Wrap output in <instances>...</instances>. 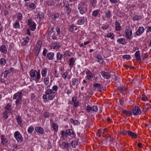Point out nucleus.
<instances>
[{
    "mask_svg": "<svg viewBox=\"0 0 151 151\" xmlns=\"http://www.w3.org/2000/svg\"><path fill=\"white\" fill-rule=\"evenodd\" d=\"M52 127L55 131H57L58 130V126L57 124L53 122L52 123Z\"/></svg>",
    "mask_w": 151,
    "mask_h": 151,
    "instance_id": "nucleus-25",
    "label": "nucleus"
},
{
    "mask_svg": "<svg viewBox=\"0 0 151 151\" xmlns=\"http://www.w3.org/2000/svg\"><path fill=\"white\" fill-rule=\"evenodd\" d=\"M3 117L5 119H7L8 117V112L6 111L4 112L3 113Z\"/></svg>",
    "mask_w": 151,
    "mask_h": 151,
    "instance_id": "nucleus-48",
    "label": "nucleus"
},
{
    "mask_svg": "<svg viewBox=\"0 0 151 151\" xmlns=\"http://www.w3.org/2000/svg\"><path fill=\"white\" fill-rule=\"evenodd\" d=\"M117 42L120 44H124V43L125 42V40L122 38H120L117 40Z\"/></svg>",
    "mask_w": 151,
    "mask_h": 151,
    "instance_id": "nucleus-35",
    "label": "nucleus"
},
{
    "mask_svg": "<svg viewBox=\"0 0 151 151\" xmlns=\"http://www.w3.org/2000/svg\"><path fill=\"white\" fill-rule=\"evenodd\" d=\"M77 29V27L74 24L70 25L68 29V30L71 32H73L74 30L76 31Z\"/></svg>",
    "mask_w": 151,
    "mask_h": 151,
    "instance_id": "nucleus-15",
    "label": "nucleus"
},
{
    "mask_svg": "<svg viewBox=\"0 0 151 151\" xmlns=\"http://www.w3.org/2000/svg\"><path fill=\"white\" fill-rule=\"evenodd\" d=\"M58 87L57 85H55L53 86L52 88V90L53 92H54V93H55L56 91L58 90Z\"/></svg>",
    "mask_w": 151,
    "mask_h": 151,
    "instance_id": "nucleus-53",
    "label": "nucleus"
},
{
    "mask_svg": "<svg viewBox=\"0 0 151 151\" xmlns=\"http://www.w3.org/2000/svg\"><path fill=\"white\" fill-rule=\"evenodd\" d=\"M78 145V142L75 140L73 141L71 143V145L73 147H75Z\"/></svg>",
    "mask_w": 151,
    "mask_h": 151,
    "instance_id": "nucleus-43",
    "label": "nucleus"
},
{
    "mask_svg": "<svg viewBox=\"0 0 151 151\" xmlns=\"http://www.w3.org/2000/svg\"><path fill=\"white\" fill-rule=\"evenodd\" d=\"M51 15L52 18L54 20H55L56 19L58 18L59 16V14L58 13L52 14Z\"/></svg>",
    "mask_w": 151,
    "mask_h": 151,
    "instance_id": "nucleus-26",
    "label": "nucleus"
},
{
    "mask_svg": "<svg viewBox=\"0 0 151 151\" xmlns=\"http://www.w3.org/2000/svg\"><path fill=\"white\" fill-rule=\"evenodd\" d=\"M62 138L63 139H65L67 137V134L66 132V131L65 132L64 131H63L62 132Z\"/></svg>",
    "mask_w": 151,
    "mask_h": 151,
    "instance_id": "nucleus-45",
    "label": "nucleus"
},
{
    "mask_svg": "<svg viewBox=\"0 0 151 151\" xmlns=\"http://www.w3.org/2000/svg\"><path fill=\"white\" fill-rule=\"evenodd\" d=\"M87 77L89 80H91V78H93V76L91 75V73L89 70H88L86 72Z\"/></svg>",
    "mask_w": 151,
    "mask_h": 151,
    "instance_id": "nucleus-28",
    "label": "nucleus"
},
{
    "mask_svg": "<svg viewBox=\"0 0 151 151\" xmlns=\"http://www.w3.org/2000/svg\"><path fill=\"white\" fill-rule=\"evenodd\" d=\"M98 109L97 106H92V111H93L97 112L98 111Z\"/></svg>",
    "mask_w": 151,
    "mask_h": 151,
    "instance_id": "nucleus-56",
    "label": "nucleus"
},
{
    "mask_svg": "<svg viewBox=\"0 0 151 151\" xmlns=\"http://www.w3.org/2000/svg\"><path fill=\"white\" fill-rule=\"evenodd\" d=\"M45 93L47 95H49L52 94H54V92H53L52 89H49L46 90L45 92Z\"/></svg>",
    "mask_w": 151,
    "mask_h": 151,
    "instance_id": "nucleus-31",
    "label": "nucleus"
},
{
    "mask_svg": "<svg viewBox=\"0 0 151 151\" xmlns=\"http://www.w3.org/2000/svg\"><path fill=\"white\" fill-rule=\"evenodd\" d=\"M127 134L132 137L133 138H136L137 137L136 134L133 133L131 131H127Z\"/></svg>",
    "mask_w": 151,
    "mask_h": 151,
    "instance_id": "nucleus-19",
    "label": "nucleus"
},
{
    "mask_svg": "<svg viewBox=\"0 0 151 151\" xmlns=\"http://www.w3.org/2000/svg\"><path fill=\"white\" fill-rule=\"evenodd\" d=\"M144 30V28L143 27H139L137 31L136 32V34L137 36L140 35L142 34Z\"/></svg>",
    "mask_w": 151,
    "mask_h": 151,
    "instance_id": "nucleus-12",
    "label": "nucleus"
},
{
    "mask_svg": "<svg viewBox=\"0 0 151 151\" xmlns=\"http://www.w3.org/2000/svg\"><path fill=\"white\" fill-rule=\"evenodd\" d=\"M49 78L48 77L45 78L44 79V82L45 84L48 85L49 83Z\"/></svg>",
    "mask_w": 151,
    "mask_h": 151,
    "instance_id": "nucleus-33",
    "label": "nucleus"
},
{
    "mask_svg": "<svg viewBox=\"0 0 151 151\" xmlns=\"http://www.w3.org/2000/svg\"><path fill=\"white\" fill-rule=\"evenodd\" d=\"M101 86V85L99 84L98 83H96L94 84L93 85V86L95 87H97L98 88H99Z\"/></svg>",
    "mask_w": 151,
    "mask_h": 151,
    "instance_id": "nucleus-61",
    "label": "nucleus"
},
{
    "mask_svg": "<svg viewBox=\"0 0 151 151\" xmlns=\"http://www.w3.org/2000/svg\"><path fill=\"white\" fill-rule=\"evenodd\" d=\"M1 143L4 145H6L7 142V139L4 135H2L1 136Z\"/></svg>",
    "mask_w": 151,
    "mask_h": 151,
    "instance_id": "nucleus-18",
    "label": "nucleus"
},
{
    "mask_svg": "<svg viewBox=\"0 0 151 151\" xmlns=\"http://www.w3.org/2000/svg\"><path fill=\"white\" fill-rule=\"evenodd\" d=\"M132 112L134 115H137L141 114V111L138 106H135L132 110Z\"/></svg>",
    "mask_w": 151,
    "mask_h": 151,
    "instance_id": "nucleus-7",
    "label": "nucleus"
},
{
    "mask_svg": "<svg viewBox=\"0 0 151 151\" xmlns=\"http://www.w3.org/2000/svg\"><path fill=\"white\" fill-rule=\"evenodd\" d=\"M47 71V69L46 68H45L44 69L42 70L41 71V74L42 77H45L46 76Z\"/></svg>",
    "mask_w": 151,
    "mask_h": 151,
    "instance_id": "nucleus-27",
    "label": "nucleus"
},
{
    "mask_svg": "<svg viewBox=\"0 0 151 151\" xmlns=\"http://www.w3.org/2000/svg\"><path fill=\"white\" fill-rule=\"evenodd\" d=\"M101 74L105 79H109L111 77V75L109 73L102 71Z\"/></svg>",
    "mask_w": 151,
    "mask_h": 151,
    "instance_id": "nucleus-10",
    "label": "nucleus"
},
{
    "mask_svg": "<svg viewBox=\"0 0 151 151\" xmlns=\"http://www.w3.org/2000/svg\"><path fill=\"white\" fill-rule=\"evenodd\" d=\"M27 22L30 29L32 31H34L36 28V25L35 23L32 21V19H28Z\"/></svg>",
    "mask_w": 151,
    "mask_h": 151,
    "instance_id": "nucleus-6",
    "label": "nucleus"
},
{
    "mask_svg": "<svg viewBox=\"0 0 151 151\" xmlns=\"http://www.w3.org/2000/svg\"><path fill=\"white\" fill-rule=\"evenodd\" d=\"M111 13L110 10H108L105 12L106 16L109 18H110L111 17Z\"/></svg>",
    "mask_w": 151,
    "mask_h": 151,
    "instance_id": "nucleus-41",
    "label": "nucleus"
},
{
    "mask_svg": "<svg viewBox=\"0 0 151 151\" xmlns=\"http://www.w3.org/2000/svg\"><path fill=\"white\" fill-rule=\"evenodd\" d=\"M55 29L57 32L58 35H60L61 32L60 28L59 27H57Z\"/></svg>",
    "mask_w": 151,
    "mask_h": 151,
    "instance_id": "nucleus-52",
    "label": "nucleus"
},
{
    "mask_svg": "<svg viewBox=\"0 0 151 151\" xmlns=\"http://www.w3.org/2000/svg\"><path fill=\"white\" fill-rule=\"evenodd\" d=\"M14 136L17 141L19 142H22L23 138L22 137L21 134L18 131L16 132L14 134Z\"/></svg>",
    "mask_w": 151,
    "mask_h": 151,
    "instance_id": "nucleus-8",
    "label": "nucleus"
},
{
    "mask_svg": "<svg viewBox=\"0 0 151 151\" xmlns=\"http://www.w3.org/2000/svg\"><path fill=\"white\" fill-rule=\"evenodd\" d=\"M70 145V144L68 142H64L62 144H60V146L63 149H66L69 147Z\"/></svg>",
    "mask_w": 151,
    "mask_h": 151,
    "instance_id": "nucleus-13",
    "label": "nucleus"
},
{
    "mask_svg": "<svg viewBox=\"0 0 151 151\" xmlns=\"http://www.w3.org/2000/svg\"><path fill=\"white\" fill-rule=\"evenodd\" d=\"M54 97L55 95L53 94L48 95L47 96L48 99L50 100H52L54 98Z\"/></svg>",
    "mask_w": 151,
    "mask_h": 151,
    "instance_id": "nucleus-54",
    "label": "nucleus"
},
{
    "mask_svg": "<svg viewBox=\"0 0 151 151\" xmlns=\"http://www.w3.org/2000/svg\"><path fill=\"white\" fill-rule=\"evenodd\" d=\"M99 12V10H96L93 11L92 13V15L93 17H96L98 14Z\"/></svg>",
    "mask_w": 151,
    "mask_h": 151,
    "instance_id": "nucleus-42",
    "label": "nucleus"
},
{
    "mask_svg": "<svg viewBox=\"0 0 151 151\" xmlns=\"http://www.w3.org/2000/svg\"><path fill=\"white\" fill-rule=\"evenodd\" d=\"M69 65L71 67H72L75 63V60L74 58H72L69 59Z\"/></svg>",
    "mask_w": 151,
    "mask_h": 151,
    "instance_id": "nucleus-30",
    "label": "nucleus"
},
{
    "mask_svg": "<svg viewBox=\"0 0 151 151\" xmlns=\"http://www.w3.org/2000/svg\"><path fill=\"white\" fill-rule=\"evenodd\" d=\"M141 18V17L138 15H135L133 18V20L134 21L140 20Z\"/></svg>",
    "mask_w": 151,
    "mask_h": 151,
    "instance_id": "nucleus-46",
    "label": "nucleus"
},
{
    "mask_svg": "<svg viewBox=\"0 0 151 151\" xmlns=\"http://www.w3.org/2000/svg\"><path fill=\"white\" fill-rule=\"evenodd\" d=\"M109 24H106V25H103L102 27V29H103V30H105L107 29L109 27Z\"/></svg>",
    "mask_w": 151,
    "mask_h": 151,
    "instance_id": "nucleus-58",
    "label": "nucleus"
},
{
    "mask_svg": "<svg viewBox=\"0 0 151 151\" xmlns=\"http://www.w3.org/2000/svg\"><path fill=\"white\" fill-rule=\"evenodd\" d=\"M115 29L117 31H119L121 29L120 24L117 21L115 22Z\"/></svg>",
    "mask_w": 151,
    "mask_h": 151,
    "instance_id": "nucleus-24",
    "label": "nucleus"
},
{
    "mask_svg": "<svg viewBox=\"0 0 151 151\" xmlns=\"http://www.w3.org/2000/svg\"><path fill=\"white\" fill-rule=\"evenodd\" d=\"M22 96V93L20 91L15 93L14 95L13 99H17L16 101V104L17 106L19 105L20 104Z\"/></svg>",
    "mask_w": 151,
    "mask_h": 151,
    "instance_id": "nucleus-2",
    "label": "nucleus"
},
{
    "mask_svg": "<svg viewBox=\"0 0 151 151\" xmlns=\"http://www.w3.org/2000/svg\"><path fill=\"white\" fill-rule=\"evenodd\" d=\"M35 130L37 132L41 134H42L44 133V129L40 127H36Z\"/></svg>",
    "mask_w": 151,
    "mask_h": 151,
    "instance_id": "nucleus-14",
    "label": "nucleus"
},
{
    "mask_svg": "<svg viewBox=\"0 0 151 151\" xmlns=\"http://www.w3.org/2000/svg\"><path fill=\"white\" fill-rule=\"evenodd\" d=\"M0 63L1 65L2 66H4L6 63V61L5 59L1 58L0 60Z\"/></svg>",
    "mask_w": 151,
    "mask_h": 151,
    "instance_id": "nucleus-34",
    "label": "nucleus"
},
{
    "mask_svg": "<svg viewBox=\"0 0 151 151\" xmlns=\"http://www.w3.org/2000/svg\"><path fill=\"white\" fill-rule=\"evenodd\" d=\"M10 72H8V70H6L2 73L1 76H3L4 77H7L8 74Z\"/></svg>",
    "mask_w": 151,
    "mask_h": 151,
    "instance_id": "nucleus-36",
    "label": "nucleus"
},
{
    "mask_svg": "<svg viewBox=\"0 0 151 151\" xmlns=\"http://www.w3.org/2000/svg\"><path fill=\"white\" fill-rule=\"evenodd\" d=\"M29 42V39L28 38V40L26 39L24 40L23 42V44L24 45H26Z\"/></svg>",
    "mask_w": 151,
    "mask_h": 151,
    "instance_id": "nucleus-62",
    "label": "nucleus"
},
{
    "mask_svg": "<svg viewBox=\"0 0 151 151\" xmlns=\"http://www.w3.org/2000/svg\"><path fill=\"white\" fill-rule=\"evenodd\" d=\"M17 18L19 20H21L22 19V16L21 13H19L17 14Z\"/></svg>",
    "mask_w": 151,
    "mask_h": 151,
    "instance_id": "nucleus-55",
    "label": "nucleus"
},
{
    "mask_svg": "<svg viewBox=\"0 0 151 151\" xmlns=\"http://www.w3.org/2000/svg\"><path fill=\"white\" fill-rule=\"evenodd\" d=\"M42 45V42L41 41H39L37 42L35 49V56L38 55Z\"/></svg>",
    "mask_w": 151,
    "mask_h": 151,
    "instance_id": "nucleus-5",
    "label": "nucleus"
},
{
    "mask_svg": "<svg viewBox=\"0 0 151 151\" xmlns=\"http://www.w3.org/2000/svg\"><path fill=\"white\" fill-rule=\"evenodd\" d=\"M13 27L14 28H17L19 27V24L18 20H17L15 23L14 24Z\"/></svg>",
    "mask_w": 151,
    "mask_h": 151,
    "instance_id": "nucleus-40",
    "label": "nucleus"
},
{
    "mask_svg": "<svg viewBox=\"0 0 151 151\" xmlns=\"http://www.w3.org/2000/svg\"><path fill=\"white\" fill-rule=\"evenodd\" d=\"M70 121L71 123L73 124L74 125L76 124L75 121L73 119H70Z\"/></svg>",
    "mask_w": 151,
    "mask_h": 151,
    "instance_id": "nucleus-64",
    "label": "nucleus"
},
{
    "mask_svg": "<svg viewBox=\"0 0 151 151\" xmlns=\"http://www.w3.org/2000/svg\"><path fill=\"white\" fill-rule=\"evenodd\" d=\"M72 82L73 86L76 85L77 86L79 84L78 81L76 78L73 79Z\"/></svg>",
    "mask_w": 151,
    "mask_h": 151,
    "instance_id": "nucleus-29",
    "label": "nucleus"
},
{
    "mask_svg": "<svg viewBox=\"0 0 151 151\" xmlns=\"http://www.w3.org/2000/svg\"><path fill=\"white\" fill-rule=\"evenodd\" d=\"M29 7L32 9H35V6L33 3H31L29 6Z\"/></svg>",
    "mask_w": 151,
    "mask_h": 151,
    "instance_id": "nucleus-59",
    "label": "nucleus"
},
{
    "mask_svg": "<svg viewBox=\"0 0 151 151\" xmlns=\"http://www.w3.org/2000/svg\"><path fill=\"white\" fill-rule=\"evenodd\" d=\"M65 12L67 14H69L71 12V9L70 6L69 4H65Z\"/></svg>",
    "mask_w": 151,
    "mask_h": 151,
    "instance_id": "nucleus-9",
    "label": "nucleus"
},
{
    "mask_svg": "<svg viewBox=\"0 0 151 151\" xmlns=\"http://www.w3.org/2000/svg\"><path fill=\"white\" fill-rule=\"evenodd\" d=\"M145 108L147 111L149 110L150 109H151V105L150 103H148L147 104Z\"/></svg>",
    "mask_w": 151,
    "mask_h": 151,
    "instance_id": "nucleus-50",
    "label": "nucleus"
},
{
    "mask_svg": "<svg viewBox=\"0 0 151 151\" xmlns=\"http://www.w3.org/2000/svg\"><path fill=\"white\" fill-rule=\"evenodd\" d=\"M107 37L110 38L111 39H113L114 37V36L113 33H109L108 34Z\"/></svg>",
    "mask_w": 151,
    "mask_h": 151,
    "instance_id": "nucleus-47",
    "label": "nucleus"
},
{
    "mask_svg": "<svg viewBox=\"0 0 151 151\" xmlns=\"http://www.w3.org/2000/svg\"><path fill=\"white\" fill-rule=\"evenodd\" d=\"M142 101H146L147 100V96L145 95L140 96L139 97Z\"/></svg>",
    "mask_w": 151,
    "mask_h": 151,
    "instance_id": "nucleus-39",
    "label": "nucleus"
},
{
    "mask_svg": "<svg viewBox=\"0 0 151 151\" xmlns=\"http://www.w3.org/2000/svg\"><path fill=\"white\" fill-rule=\"evenodd\" d=\"M29 74L31 79L35 81H38L40 78V72L34 69H31L29 72Z\"/></svg>",
    "mask_w": 151,
    "mask_h": 151,
    "instance_id": "nucleus-1",
    "label": "nucleus"
},
{
    "mask_svg": "<svg viewBox=\"0 0 151 151\" xmlns=\"http://www.w3.org/2000/svg\"><path fill=\"white\" fill-rule=\"evenodd\" d=\"M54 54L52 52L48 53L46 56V58L50 60H52L53 59Z\"/></svg>",
    "mask_w": 151,
    "mask_h": 151,
    "instance_id": "nucleus-22",
    "label": "nucleus"
},
{
    "mask_svg": "<svg viewBox=\"0 0 151 151\" xmlns=\"http://www.w3.org/2000/svg\"><path fill=\"white\" fill-rule=\"evenodd\" d=\"M68 72H66L63 73V78H64V79H65L67 77V76L68 75Z\"/></svg>",
    "mask_w": 151,
    "mask_h": 151,
    "instance_id": "nucleus-63",
    "label": "nucleus"
},
{
    "mask_svg": "<svg viewBox=\"0 0 151 151\" xmlns=\"http://www.w3.org/2000/svg\"><path fill=\"white\" fill-rule=\"evenodd\" d=\"M34 130V128L32 126H30L28 129V132L29 134L32 133Z\"/></svg>",
    "mask_w": 151,
    "mask_h": 151,
    "instance_id": "nucleus-49",
    "label": "nucleus"
},
{
    "mask_svg": "<svg viewBox=\"0 0 151 151\" xmlns=\"http://www.w3.org/2000/svg\"><path fill=\"white\" fill-rule=\"evenodd\" d=\"M63 58V55L60 52H58L57 55V58L58 60H61Z\"/></svg>",
    "mask_w": 151,
    "mask_h": 151,
    "instance_id": "nucleus-37",
    "label": "nucleus"
},
{
    "mask_svg": "<svg viewBox=\"0 0 151 151\" xmlns=\"http://www.w3.org/2000/svg\"><path fill=\"white\" fill-rule=\"evenodd\" d=\"M84 3H81V4L78 5V9L79 10L80 13L83 14L85 13L87 11V7L85 5Z\"/></svg>",
    "mask_w": 151,
    "mask_h": 151,
    "instance_id": "nucleus-4",
    "label": "nucleus"
},
{
    "mask_svg": "<svg viewBox=\"0 0 151 151\" xmlns=\"http://www.w3.org/2000/svg\"><path fill=\"white\" fill-rule=\"evenodd\" d=\"M16 119L18 125L22 127V119L21 117L19 116H18L16 118Z\"/></svg>",
    "mask_w": 151,
    "mask_h": 151,
    "instance_id": "nucleus-17",
    "label": "nucleus"
},
{
    "mask_svg": "<svg viewBox=\"0 0 151 151\" xmlns=\"http://www.w3.org/2000/svg\"><path fill=\"white\" fill-rule=\"evenodd\" d=\"M0 50L2 52L6 53L7 50L6 46L5 45L1 46L0 47Z\"/></svg>",
    "mask_w": 151,
    "mask_h": 151,
    "instance_id": "nucleus-20",
    "label": "nucleus"
},
{
    "mask_svg": "<svg viewBox=\"0 0 151 151\" xmlns=\"http://www.w3.org/2000/svg\"><path fill=\"white\" fill-rule=\"evenodd\" d=\"M97 58L98 59V62L101 64L103 63L104 62V60L101 56L100 54H98L97 55Z\"/></svg>",
    "mask_w": 151,
    "mask_h": 151,
    "instance_id": "nucleus-21",
    "label": "nucleus"
},
{
    "mask_svg": "<svg viewBox=\"0 0 151 151\" xmlns=\"http://www.w3.org/2000/svg\"><path fill=\"white\" fill-rule=\"evenodd\" d=\"M53 46L54 47V48L57 49L59 48L60 47L59 44L56 42L54 43L53 44Z\"/></svg>",
    "mask_w": 151,
    "mask_h": 151,
    "instance_id": "nucleus-44",
    "label": "nucleus"
},
{
    "mask_svg": "<svg viewBox=\"0 0 151 151\" xmlns=\"http://www.w3.org/2000/svg\"><path fill=\"white\" fill-rule=\"evenodd\" d=\"M130 58V56L129 55H124L123 56V58L129 59Z\"/></svg>",
    "mask_w": 151,
    "mask_h": 151,
    "instance_id": "nucleus-60",
    "label": "nucleus"
},
{
    "mask_svg": "<svg viewBox=\"0 0 151 151\" xmlns=\"http://www.w3.org/2000/svg\"><path fill=\"white\" fill-rule=\"evenodd\" d=\"M86 109L89 112H93V111H92V107H91L89 106H87Z\"/></svg>",
    "mask_w": 151,
    "mask_h": 151,
    "instance_id": "nucleus-51",
    "label": "nucleus"
},
{
    "mask_svg": "<svg viewBox=\"0 0 151 151\" xmlns=\"http://www.w3.org/2000/svg\"><path fill=\"white\" fill-rule=\"evenodd\" d=\"M67 135L70 136L71 137H74L75 136V133L71 129H69L66 130Z\"/></svg>",
    "mask_w": 151,
    "mask_h": 151,
    "instance_id": "nucleus-11",
    "label": "nucleus"
},
{
    "mask_svg": "<svg viewBox=\"0 0 151 151\" xmlns=\"http://www.w3.org/2000/svg\"><path fill=\"white\" fill-rule=\"evenodd\" d=\"M122 112L127 116H129L132 115V112L130 111L124 110Z\"/></svg>",
    "mask_w": 151,
    "mask_h": 151,
    "instance_id": "nucleus-32",
    "label": "nucleus"
},
{
    "mask_svg": "<svg viewBox=\"0 0 151 151\" xmlns=\"http://www.w3.org/2000/svg\"><path fill=\"white\" fill-rule=\"evenodd\" d=\"M37 18L39 17L40 19H42L44 18V15L42 13L40 12H39L38 13Z\"/></svg>",
    "mask_w": 151,
    "mask_h": 151,
    "instance_id": "nucleus-38",
    "label": "nucleus"
},
{
    "mask_svg": "<svg viewBox=\"0 0 151 151\" xmlns=\"http://www.w3.org/2000/svg\"><path fill=\"white\" fill-rule=\"evenodd\" d=\"M135 55L136 57L137 60L139 61H141V59L140 56V52L139 50L136 51L135 54Z\"/></svg>",
    "mask_w": 151,
    "mask_h": 151,
    "instance_id": "nucleus-23",
    "label": "nucleus"
},
{
    "mask_svg": "<svg viewBox=\"0 0 151 151\" xmlns=\"http://www.w3.org/2000/svg\"><path fill=\"white\" fill-rule=\"evenodd\" d=\"M124 33L126 37L130 40L132 38V31L131 28L127 26L125 29Z\"/></svg>",
    "mask_w": 151,
    "mask_h": 151,
    "instance_id": "nucleus-3",
    "label": "nucleus"
},
{
    "mask_svg": "<svg viewBox=\"0 0 151 151\" xmlns=\"http://www.w3.org/2000/svg\"><path fill=\"white\" fill-rule=\"evenodd\" d=\"M5 109L7 110H10L11 109V107L9 104H8L5 107Z\"/></svg>",
    "mask_w": 151,
    "mask_h": 151,
    "instance_id": "nucleus-57",
    "label": "nucleus"
},
{
    "mask_svg": "<svg viewBox=\"0 0 151 151\" xmlns=\"http://www.w3.org/2000/svg\"><path fill=\"white\" fill-rule=\"evenodd\" d=\"M86 18L84 17H81L80 19H79L77 22V24L78 25H82L84 23Z\"/></svg>",
    "mask_w": 151,
    "mask_h": 151,
    "instance_id": "nucleus-16",
    "label": "nucleus"
}]
</instances>
